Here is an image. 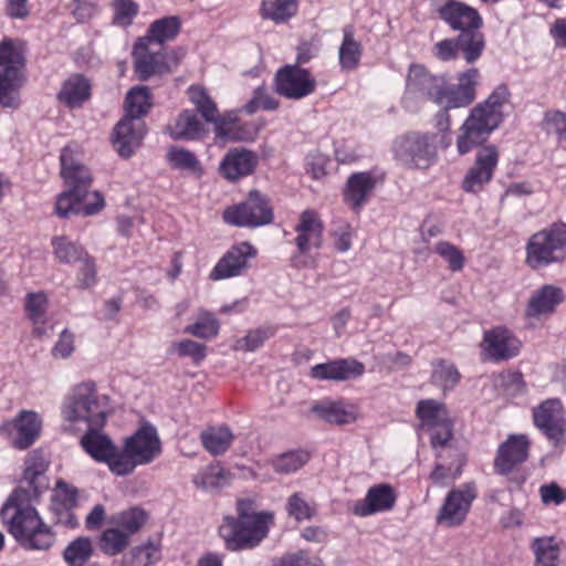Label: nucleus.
<instances>
[{
  "instance_id": "nucleus-25",
  "label": "nucleus",
  "mask_w": 566,
  "mask_h": 566,
  "mask_svg": "<svg viewBox=\"0 0 566 566\" xmlns=\"http://www.w3.org/2000/svg\"><path fill=\"white\" fill-rule=\"evenodd\" d=\"M323 230V223L315 211L305 210L301 213L295 227L297 232L295 244L301 255L306 254L311 249L322 248Z\"/></svg>"
},
{
  "instance_id": "nucleus-44",
  "label": "nucleus",
  "mask_w": 566,
  "mask_h": 566,
  "mask_svg": "<svg viewBox=\"0 0 566 566\" xmlns=\"http://www.w3.org/2000/svg\"><path fill=\"white\" fill-rule=\"evenodd\" d=\"M167 160L175 169L188 170L197 175H201L202 172V168L197 156L186 148L171 146L167 151Z\"/></svg>"
},
{
  "instance_id": "nucleus-40",
  "label": "nucleus",
  "mask_w": 566,
  "mask_h": 566,
  "mask_svg": "<svg viewBox=\"0 0 566 566\" xmlns=\"http://www.w3.org/2000/svg\"><path fill=\"white\" fill-rule=\"evenodd\" d=\"M48 297L43 292L29 293L25 297V313L34 325V333L42 335V325L45 323L48 311Z\"/></svg>"
},
{
  "instance_id": "nucleus-53",
  "label": "nucleus",
  "mask_w": 566,
  "mask_h": 566,
  "mask_svg": "<svg viewBox=\"0 0 566 566\" xmlns=\"http://www.w3.org/2000/svg\"><path fill=\"white\" fill-rule=\"evenodd\" d=\"M434 252L444 260L452 272H459L464 268V255L454 244L448 241H439L434 245Z\"/></svg>"
},
{
  "instance_id": "nucleus-5",
  "label": "nucleus",
  "mask_w": 566,
  "mask_h": 566,
  "mask_svg": "<svg viewBox=\"0 0 566 566\" xmlns=\"http://www.w3.org/2000/svg\"><path fill=\"white\" fill-rule=\"evenodd\" d=\"M509 90L497 86L484 103L478 104L463 123L462 134L457 140L460 155L468 154L473 147L484 143L489 135L503 120V106L509 102Z\"/></svg>"
},
{
  "instance_id": "nucleus-54",
  "label": "nucleus",
  "mask_w": 566,
  "mask_h": 566,
  "mask_svg": "<svg viewBox=\"0 0 566 566\" xmlns=\"http://www.w3.org/2000/svg\"><path fill=\"white\" fill-rule=\"evenodd\" d=\"M145 512L140 509L133 507L128 511L119 513L114 518V522L119 530H122L125 534H128V537H130L142 527V525L145 523Z\"/></svg>"
},
{
  "instance_id": "nucleus-60",
  "label": "nucleus",
  "mask_w": 566,
  "mask_h": 566,
  "mask_svg": "<svg viewBox=\"0 0 566 566\" xmlns=\"http://www.w3.org/2000/svg\"><path fill=\"white\" fill-rule=\"evenodd\" d=\"M544 129L548 134H555L566 140V114L560 111H551L545 114Z\"/></svg>"
},
{
  "instance_id": "nucleus-46",
  "label": "nucleus",
  "mask_w": 566,
  "mask_h": 566,
  "mask_svg": "<svg viewBox=\"0 0 566 566\" xmlns=\"http://www.w3.org/2000/svg\"><path fill=\"white\" fill-rule=\"evenodd\" d=\"M296 0H264L262 15L275 22H284L296 13Z\"/></svg>"
},
{
  "instance_id": "nucleus-56",
  "label": "nucleus",
  "mask_w": 566,
  "mask_h": 566,
  "mask_svg": "<svg viewBox=\"0 0 566 566\" xmlns=\"http://www.w3.org/2000/svg\"><path fill=\"white\" fill-rule=\"evenodd\" d=\"M159 558V546L151 542H147L132 551L130 566H154Z\"/></svg>"
},
{
  "instance_id": "nucleus-36",
  "label": "nucleus",
  "mask_w": 566,
  "mask_h": 566,
  "mask_svg": "<svg viewBox=\"0 0 566 566\" xmlns=\"http://www.w3.org/2000/svg\"><path fill=\"white\" fill-rule=\"evenodd\" d=\"M180 31V20L171 15L154 21L147 32V35L140 40H147L148 43L161 48L163 43L172 40Z\"/></svg>"
},
{
  "instance_id": "nucleus-27",
  "label": "nucleus",
  "mask_w": 566,
  "mask_h": 566,
  "mask_svg": "<svg viewBox=\"0 0 566 566\" xmlns=\"http://www.w3.org/2000/svg\"><path fill=\"white\" fill-rule=\"evenodd\" d=\"M376 187V179L369 172H355L349 176L345 189L344 201L355 212H359L369 200Z\"/></svg>"
},
{
  "instance_id": "nucleus-57",
  "label": "nucleus",
  "mask_w": 566,
  "mask_h": 566,
  "mask_svg": "<svg viewBox=\"0 0 566 566\" xmlns=\"http://www.w3.org/2000/svg\"><path fill=\"white\" fill-rule=\"evenodd\" d=\"M224 473L221 468L208 467L193 478V483L206 491H214L223 485Z\"/></svg>"
},
{
  "instance_id": "nucleus-8",
  "label": "nucleus",
  "mask_w": 566,
  "mask_h": 566,
  "mask_svg": "<svg viewBox=\"0 0 566 566\" xmlns=\"http://www.w3.org/2000/svg\"><path fill=\"white\" fill-rule=\"evenodd\" d=\"M566 256V224L555 222L551 227L534 233L526 245V263L539 269L562 262Z\"/></svg>"
},
{
  "instance_id": "nucleus-6",
  "label": "nucleus",
  "mask_w": 566,
  "mask_h": 566,
  "mask_svg": "<svg viewBox=\"0 0 566 566\" xmlns=\"http://www.w3.org/2000/svg\"><path fill=\"white\" fill-rule=\"evenodd\" d=\"M438 13L452 30L461 32L459 43L465 61L475 62L484 49V38L478 31L482 25L478 10L464 2L448 0L439 8Z\"/></svg>"
},
{
  "instance_id": "nucleus-14",
  "label": "nucleus",
  "mask_w": 566,
  "mask_h": 566,
  "mask_svg": "<svg viewBox=\"0 0 566 566\" xmlns=\"http://www.w3.org/2000/svg\"><path fill=\"white\" fill-rule=\"evenodd\" d=\"M315 88V78L298 65H285L275 75V91L283 97L301 99L311 95Z\"/></svg>"
},
{
  "instance_id": "nucleus-28",
  "label": "nucleus",
  "mask_w": 566,
  "mask_h": 566,
  "mask_svg": "<svg viewBox=\"0 0 566 566\" xmlns=\"http://www.w3.org/2000/svg\"><path fill=\"white\" fill-rule=\"evenodd\" d=\"M396 502V494L389 484L371 486L363 501L355 504L354 513L358 516H368L377 512L390 510Z\"/></svg>"
},
{
  "instance_id": "nucleus-35",
  "label": "nucleus",
  "mask_w": 566,
  "mask_h": 566,
  "mask_svg": "<svg viewBox=\"0 0 566 566\" xmlns=\"http://www.w3.org/2000/svg\"><path fill=\"white\" fill-rule=\"evenodd\" d=\"M535 566H558L560 546L553 536L535 537L531 543Z\"/></svg>"
},
{
  "instance_id": "nucleus-34",
  "label": "nucleus",
  "mask_w": 566,
  "mask_h": 566,
  "mask_svg": "<svg viewBox=\"0 0 566 566\" xmlns=\"http://www.w3.org/2000/svg\"><path fill=\"white\" fill-rule=\"evenodd\" d=\"M233 439V433L227 426L210 427L200 434L203 448L212 455L228 451Z\"/></svg>"
},
{
  "instance_id": "nucleus-2",
  "label": "nucleus",
  "mask_w": 566,
  "mask_h": 566,
  "mask_svg": "<svg viewBox=\"0 0 566 566\" xmlns=\"http://www.w3.org/2000/svg\"><path fill=\"white\" fill-rule=\"evenodd\" d=\"M61 176L67 188L61 192L55 202V213L61 218L72 214L94 216L105 207L99 191H91L93 177L91 170L82 164L80 154L71 147H64L61 156Z\"/></svg>"
},
{
  "instance_id": "nucleus-22",
  "label": "nucleus",
  "mask_w": 566,
  "mask_h": 566,
  "mask_svg": "<svg viewBox=\"0 0 566 566\" xmlns=\"http://www.w3.org/2000/svg\"><path fill=\"white\" fill-rule=\"evenodd\" d=\"M146 134L143 119L125 116L114 128L113 145L119 156L128 158L140 146Z\"/></svg>"
},
{
  "instance_id": "nucleus-49",
  "label": "nucleus",
  "mask_w": 566,
  "mask_h": 566,
  "mask_svg": "<svg viewBox=\"0 0 566 566\" xmlns=\"http://www.w3.org/2000/svg\"><path fill=\"white\" fill-rule=\"evenodd\" d=\"M285 509L289 516L297 522L311 520L316 514L315 504L307 501L301 492H295L287 499Z\"/></svg>"
},
{
  "instance_id": "nucleus-20",
  "label": "nucleus",
  "mask_w": 566,
  "mask_h": 566,
  "mask_svg": "<svg viewBox=\"0 0 566 566\" xmlns=\"http://www.w3.org/2000/svg\"><path fill=\"white\" fill-rule=\"evenodd\" d=\"M443 88V77L432 75L421 65L410 66L407 75V94L413 98L431 101L437 105Z\"/></svg>"
},
{
  "instance_id": "nucleus-13",
  "label": "nucleus",
  "mask_w": 566,
  "mask_h": 566,
  "mask_svg": "<svg viewBox=\"0 0 566 566\" xmlns=\"http://www.w3.org/2000/svg\"><path fill=\"white\" fill-rule=\"evenodd\" d=\"M476 496V486L473 482L452 489L439 510L437 523L447 527L461 525Z\"/></svg>"
},
{
  "instance_id": "nucleus-24",
  "label": "nucleus",
  "mask_w": 566,
  "mask_h": 566,
  "mask_svg": "<svg viewBox=\"0 0 566 566\" xmlns=\"http://www.w3.org/2000/svg\"><path fill=\"white\" fill-rule=\"evenodd\" d=\"M530 441L524 434H512L497 450L494 461L500 474L510 473L516 465L523 463L528 457Z\"/></svg>"
},
{
  "instance_id": "nucleus-39",
  "label": "nucleus",
  "mask_w": 566,
  "mask_h": 566,
  "mask_svg": "<svg viewBox=\"0 0 566 566\" xmlns=\"http://www.w3.org/2000/svg\"><path fill=\"white\" fill-rule=\"evenodd\" d=\"M22 73L13 67L0 71V105L3 107H17L19 105L17 91L22 84Z\"/></svg>"
},
{
  "instance_id": "nucleus-55",
  "label": "nucleus",
  "mask_w": 566,
  "mask_h": 566,
  "mask_svg": "<svg viewBox=\"0 0 566 566\" xmlns=\"http://www.w3.org/2000/svg\"><path fill=\"white\" fill-rule=\"evenodd\" d=\"M24 64L23 53L11 40H4L0 43V66L13 67L14 71L21 72Z\"/></svg>"
},
{
  "instance_id": "nucleus-45",
  "label": "nucleus",
  "mask_w": 566,
  "mask_h": 566,
  "mask_svg": "<svg viewBox=\"0 0 566 566\" xmlns=\"http://www.w3.org/2000/svg\"><path fill=\"white\" fill-rule=\"evenodd\" d=\"M432 382L444 391L453 389L460 380V373L455 366L444 359H438L432 364Z\"/></svg>"
},
{
  "instance_id": "nucleus-31",
  "label": "nucleus",
  "mask_w": 566,
  "mask_h": 566,
  "mask_svg": "<svg viewBox=\"0 0 566 566\" xmlns=\"http://www.w3.org/2000/svg\"><path fill=\"white\" fill-rule=\"evenodd\" d=\"M91 96L90 82L80 74L70 76L63 84L57 94L61 103L70 108H77L83 105Z\"/></svg>"
},
{
  "instance_id": "nucleus-62",
  "label": "nucleus",
  "mask_w": 566,
  "mask_h": 566,
  "mask_svg": "<svg viewBox=\"0 0 566 566\" xmlns=\"http://www.w3.org/2000/svg\"><path fill=\"white\" fill-rule=\"evenodd\" d=\"M75 265L78 266L77 282L80 287L86 289L95 284L96 268L88 253L83 258V261H78Z\"/></svg>"
},
{
  "instance_id": "nucleus-59",
  "label": "nucleus",
  "mask_w": 566,
  "mask_h": 566,
  "mask_svg": "<svg viewBox=\"0 0 566 566\" xmlns=\"http://www.w3.org/2000/svg\"><path fill=\"white\" fill-rule=\"evenodd\" d=\"M277 107L279 101L263 87H258L254 91L252 99L244 106L248 114H253L258 108L275 111Z\"/></svg>"
},
{
  "instance_id": "nucleus-23",
  "label": "nucleus",
  "mask_w": 566,
  "mask_h": 566,
  "mask_svg": "<svg viewBox=\"0 0 566 566\" xmlns=\"http://www.w3.org/2000/svg\"><path fill=\"white\" fill-rule=\"evenodd\" d=\"M365 365L355 358H339L324 364H317L310 370V376L316 380L347 381L360 377Z\"/></svg>"
},
{
  "instance_id": "nucleus-9",
  "label": "nucleus",
  "mask_w": 566,
  "mask_h": 566,
  "mask_svg": "<svg viewBox=\"0 0 566 566\" xmlns=\"http://www.w3.org/2000/svg\"><path fill=\"white\" fill-rule=\"evenodd\" d=\"M182 55V51L163 53L161 48L139 39L133 50L134 70L140 81H147L154 75L172 72Z\"/></svg>"
},
{
  "instance_id": "nucleus-7",
  "label": "nucleus",
  "mask_w": 566,
  "mask_h": 566,
  "mask_svg": "<svg viewBox=\"0 0 566 566\" xmlns=\"http://www.w3.org/2000/svg\"><path fill=\"white\" fill-rule=\"evenodd\" d=\"M160 453L161 442L156 428L144 423L133 436L125 439L119 459L114 463L116 475L126 476L136 467L153 462Z\"/></svg>"
},
{
  "instance_id": "nucleus-17",
  "label": "nucleus",
  "mask_w": 566,
  "mask_h": 566,
  "mask_svg": "<svg viewBox=\"0 0 566 566\" xmlns=\"http://www.w3.org/2000/svg\"><path fill=\"white\" fill-rule=\"evenodd\" d=\"M535 426L552 441L558 446L564 440L566 420L564 409L558 399H547L533 412Z\"/></svg>"
},
{
  "instance_id": "nucleus-12",
  "label": "nucleus",
  "mask_w": 566,
  "mask_h": 566,
  "mask_svg": "<svg viewBox=\"0 0 566 566\" xmlns=\"http://www.w3.org/2000/svg\"><path fill=\"white\" fill-rule=\"evenodd\" d=\"M42 421L32 410H21L18 416L0 426V434L18 450L30 448L40 437Z\"/></svg>"
},
{
  "instance_id": "nucleus-43",
  "label": "nucleus",
  "mask_w": 566,
  "mask_h": 566,
  "mask_svg": "<svg viewBox=\"0 0 566 566\" xmlns=\"http://www.w3.org/2000/svg\"><path fill=\"white\" fill-rule=\"evenodd\" d=\"M310 460V454L302 450H293L274 457L271 465L280 474H291L304 467Z\"/></svg>"
},
{
  "instance_id": "nucleus-18",
  "label": "nucleus",
  "mask_w": 566,
  "mask_h": 566,
  "mask_svg": "<svg viewBox=\"0 0 566 566\" xmlns=\"http://www.w3.org/2000/svg\"><path fill=\"white\" fill-rule=\"evenodd\" d=\"M521 347V340L506 327L497 326L484 333L482 349L488 360H509L518 355Z\"/></svg>"
},
{
  "instance_id": "nucleus-16",
  "label": "nucleus",
  "mask_w": 566,
  "mask_h": 566,
  "mask_svg": "<svg viewBox=\"0 0 566 566\" xmlns=\"http://www.w3.org/2000/svg\"><path fill=\"white\" fill-rule=\"evenodd\" d=\"M258 254L256 249L249 242L232 245L218 261L210 272L212 281L224 280L243 274L250 268V260Z\"/></svg>"
},
{
  "instance_id": "nucleus-52",
  "label": "nucleus",
  "mask_w": 566,
  "mask_h": 566,
  "mask_svg": "<svg viewBox=\"0 0 566 566\" xmlns=\"http://www.w3.org/2000/svg\"><path fill=\"white\" fill-rule=\"evenodd\" d=\"M274 335V328L260 327L249 331L244 337L238 338L233 345L235 350L253 352L260 348L266 339Z\"/></svg>"
},
{
  "instance_id": "nucleus-4",
  "label": "nucleus",
  "mask_w": 566,
  "mask_h": 566,
  "mask_svg": "<svg viewBox=\"0 0 566 566\" xmlns=\"http://www.w3.org/2000/svg\"><path fill=\"white\" fill-rule=\"evenodd\" d=\"M108 413L107 398L99 395L95 384L91 381L73 387L61 407L64 427L71 431L105 426Z\"/></svg>"
},
{
  "instance_id": "nucleus-37",
  "label": "nucleus",
  "mask_w": 566,
  "mask_h": 566,
  "mask_svg": "<svg viewBox=\"0 0 566 566\" xmlns=\"http://www.w3.org/2000/svg\"><path fill=\"white\" fill-rule=\"evenodd\" d=\"M416 413L422 428L432 429L451 421L446 406L433 399L419 401Z\"/></svg>"
},
{
  "instance_id": "nucleus-33",
  "label": "nucleus",
  "mask_w": 566,
  "mask_h": 566,
  "mask_svg": "<svg viewBox=\"0 0 566 566\" xmlns=\"http://www.w3.org/2000/svg\"><path fill=\"white\" fill-rule=\"evenodd\" d=\"M343 42L338 51L339 65L343 71L349 72L359 65L363 46L361 43L355 39L352 27H346L343 30Z\"/></svg>"
},
{
  "instance_id": "nucleus-50",
  "label": "nucleus",
  "mask_w": 566,
  "mask_h": 566,
  "mask_svg": "<svg viewBox=\"0 0 566 566\" xmlns=\"http://www.w3.org/2000/svg\"><path fill=\"white\" fill-rule=\"evenodd\" d=\"M218 332V319L207 311H201L197 317V321L185 328V333L203 339L216 337Z\"/></svg>"
},
{
  "instance_id": "nucleus-47",
  "label": "nucleus",
  "mask_w": 566,
  "mask_h": 566,
  "mask_svg": "<svg viewBox=\"0 0 566 566\" xmlns=\"http://www.w3.org/2000/svg\"><path fill=\"white\" fill-rule=\"evenodd\" d=\"M188 96L206 122L216 120V116L219 114L217 105L202 86H190Z\"/></svg>"
},
{
  "instance_id": "nucleus-42",
  "label": "nucleus",
  "mask_w": 566,
  "mask_h": 566,
  "mask_svg": "<svg viewBox=\"0 0 566 566\" xmlns=\"http://www.w3.org/2000/svg\"><path fill=\"white\" fill-rule=\"evenodd\" d=\"M53 252L55 258L63 263L76 264L83 261L87 252L75 242H72L66 237H54L52 239Z\"/></svg>"
},
{
  "instance_id": "nucleus-51",
  "label": "nucleus",
  "mask_w": 566,
  "mask_h": 566,
  "mask_svg": "<svg viewBox=\"0 0 566 566\" xmlns=\"http://www.w3.org/2000/svg\"><path fill=\"white\" fill-rule=\"evenodd\" d=\"M129 537L118 527L107 528L101 536V549L104 554L115 556L128 545Z\"/></svg>"
},
{
  "instance_id": "nucleus-29",
  "label": "nucleus",
  "mask_w": 566,
  "mask_h": 566,
  "mask_svg": "<svg viewBox=\"0 0 566 566\" xmlns=\"http://www.w3.org/2000/svg\"><path fill=\"white\" fill-rule=\"evenodd\" d=\"M563 301V292L553 285H544L530 298L525 314L530 318H539L552 314Z\"/></svg>"
},
{
  "instance_id": "nucleus-10",
  "label": "nucleus",
  "mask_w": 566,
  "mask_h": 566,
  "mask_svg": "<svg viewBox=\"0 0 566 566\" xmlns=\"http://www.w3.org/2000/svg\"><path fill=\"white\" fill-rule=\"evenodd\" d=\"M394 151L398 160L409 167L420 169L430 167L437 156L432 136L417 132L408 133L396 139Z\"/></svg>"
},
{
  "instance_id": "nucleus-19",
  "label": "nucleus",
  "mask_w": 566,
  "mask_h": 566,
  "mask_svg": "<svg viewBox=\"0 0 566 566\" xmlns=\"http://www.w3.org/2000/svg\"><path fill=\"white\" fill-rule=\"evenodd\" d=\"M480 73L478 69H470L458 76V84L448 85L444 81V88L437 105L443 109L465 107L475 98V86Z\"/></svg>"
},
{
  "instance_id": "nucleus-63",
  "label": "nucleus",
  "mask_w": 566,
  "mask_h": 566,
  "mask_svg": "<svg viewBox=\"0 0 566 566\" xmlns=\"http://www.w3.org/2000/svg\"><path fill=\"white\" fill-rule=\"evenodd\" d=\"M209 123L214 124V133L217 138L221 140H237L240 139V136L237 132V120L227 119L224 117L216 116V120H210Z\"/></svg>"
},
{
  "instance_id": "nucleus-61",
  "label": "nucleus",
  "mask_w": 566,
  "mask_h": 566,
  "mask_svg": "<svg viewBox=\"0 0 566 566\" xmlns=\"http://www.w3.org/2000/svg\"><path fill=\"white\" fill-rule=\"evenodd\" d=\"M334 249L337 252L345 253L352 248L353 228L347 222L339 223L331 232Z\"/></svg>"
},
{
  "instance_id": "nucleus-3",
  "label": "nucleus",
  "mask_w": 566,
  "mask_h": 566,
  "mask_svg": "<svg viewBox=\"0 0 566 566\" xmlns=\"http://www.w3.org/2000/svg\"><path fill=\"white\" fill-rule=\"evenodd\" d=\"M235 516L228 515L220 525V536L232 552L258 547L275 523L272 511H258L255 497H240L235 502Z\"/></svg>"
},
{
  "instance_id": "nucleus-15",
  "label": "nucleus",
  "mask_w": 566,
  "mask_h": 566,
  "mask_svg": "<svg viewBox=\"0 0 566 566\" xmlns=\"http://www.w3.org/2000/svg\"><path fill=\"white\" fill-rule=\"evenodd\" d=\"M104 426L87 428L82 430L83 436L80 439L82 449L96 462L105 463L109 471L116 475L114 463L120 455V449L103 431Z\"/></svg>"
},
{
  "instance_id": "nucleus-1",
  "label": "nucleus",
  "mask_w": 566,
  "mask_h": 566,
  "mask_svg": "<svg viewBox=\"0 0 566 566\" xmlns=\"http://www.w3.org/2000/svg\"><path fill=\"white\" fill-rule=\"evenodd\" d=\"M46 460L39 452L30 453L24 461L20 484L1 511L9 533L27 551H48L55 542V534L39 516L30 503L48 490Z\"/></svg>"
},
{
  "instance_id": "nucleus-58",
  "label": "nucleus",
  "mask_w": 566,
  "mask_h": 566,
  "mask_svg": "<svg viewBox=\"0 0 566 566\" xmlns=\"http://www.w3.org/2000/svg\"><path fill=\"white\" fill-rule=\"evenodd\" d=\"M114 21L119 25H129L138 13V4L133 0H115Z\"/></svg>"
},
{
  "instance_id": "nucleus-30",
  "label": "nucleus",
  "mask_w": 566,
  "mask_h": 566,
  "mask_svg": "<svg viewBox=\"0 0 566 566\" xmlns=\"http://www.w3.org/2000/svg\"><path fill=\"white\" fill-rule=\"evenodd\" d=\"M167 132L175 140H196L203 137L206 129L197 115L189 109L182 111L174 124L167 126Z\"/></svg>"
},
{
  "instance_id": "nucleus-64",
  "label": "nucleus",
  "mask_w": 566,
  "mask_h": 566,
  "mask_svg": "<svg viewBox=\"0 0 566 566\" xmlns=\"http://www.w3.org/2000/svg\"><path fill=\"white\" fill-rule=\"evenodd\" d=\"M177 353L182 357H191L195 361H201L206 357L207 348L203 344L191 339H185L175 345Z\"/></svg>"
},
{
  "instance_id": "nucleus-26",
  "label": "nucleus",
  "mask_w": 566,
  "mask_h": 566,
  "mask_svg": "<svg viewBox=\"0 0 566 566\" xmlns=\"http://www.w3.org/2000/svg\"><path fill=\"white\" fill-rule=\"evenodd\" d=\"M258 164V156L244 148H232L226 154L220 163L219 170L221 175L235 181L253 172Z\"/></svg>"
},
{
  "instance_id": "nucleus-48",
  "label": "nucleus",
  "mask_w": 566,
  "mask_h": 566,
  "mask_svg": "<svg viewBox=\"0 0 566 566\" xmlns=\"http://www.w3.org/2000/svg\"><path fill=\"white\" fill-rule=\"evenodd\" d=\"M431 433V446L433 449L438 450V448H441L442 450H446L450 457H458V467L455 469L453 478H457L461 473V467L464 463V460L462 455L454 449L448 448V442L450 441L452 437V421H449L447 423H443L437 428H432Z\"/></svg>"
},
{
  "instance_id": "nucleus-41",
  "label": "nucleus",
  "mask_w": 566,
  "mask_h": 566,
  "mask_svg": "<svg viewBox=\"0 0 566 566\" xmlns=\"http://www.w3.org/2000/svg\"><path fill=\"white\" fill-rule=\"evenodd\" d=\"M93 552V544L88 537H77L65 547L63 558L69 566H84Z\"/></svg>"
},
{
  "instance_id": "nucleus-11",
  "label": "nucleus",
  "mask_w": 566,
  "mask_h": 566,
  "mask_svg": "<svg viewBox=\"0 0 566 566\" xmlns=\"http://www.w3.org/2000/svg\"><path fill=\"white\" fill-rule=\"evenodd\" d=\"M223 219L229 224L254 228L271 223L273 212L266 197L253 190L242 203L228 208Z\"/></svg>"
},
{
  "instance_id": "nucleus-21",
  "label": "nucleus",
  "mask_w": 566,
  "mask_h": 566,
  "mask_svg": "<svg viewBox=\"0 0 566 566\" xmlns=\"http://www.w3.org/2000/svg\"><path fill=\"white\" fill-rule=\"evenodd\" d=\"M499 151L490 145L481 148L476 155L475 164L469 169L463 180V189L468 192H476L492 179L497 165Z\"/></svg>"
},
{
  "instance_id": "nucleus-32",
  "label": "nucleus",
  "mask_w": 566,
  "mask_h": 566,
  "mask_svg": "<svg viewBox=\"0 0 566 566\" xmlns=\"http://www.w3.org/2000/svg\"><path fill=\"white\" fill-rule=\"evenodd\" d=\"M311 410L318 418L329 423L346 424L356 420L354 407L347 406L343 401L325 400L314 403Z\"/></svg>"
},
{
  "instance_id": "nucleus-38",
  "label": "nucleus",
  "mask_w": 566,
  "mask_h": 566,
  "mask_svg": "<svg viewBox=\"0 0 566 566\" xmlns=\"http://www.w3.org/2000/svg\"><path fill=\"white\" fill-rule=\"evenodd\" d=\"M153 106L150 92L147 86L132 87L125 97V112L127 117L142 119Z\"/></svg>"
}]
</instances>
